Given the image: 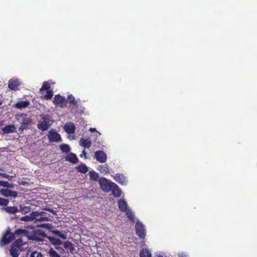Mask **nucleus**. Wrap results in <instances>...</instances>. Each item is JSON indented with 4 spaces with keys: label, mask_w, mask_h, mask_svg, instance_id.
<instances>
[{
    "label": "nucleus",
    "mask_w": 257,
    "mask_h": 257,
    "mask_svg": "<svg viewBox=\"0 0 257 257\" xmlns=\"http://www.w3.org/2000/svg\"><path fill=\"white\" fill-rule=\"evenodd\" d=\"M53 233L63 239H66L67 238L66 235L65 234L61 233V232L59 230H55L53 231Z\"/></svg>",
    "instance_id": "37"
},
{
    "label": "nucleus",
    "mask_w": 257,
    "mask_h": 257,
    "mask_svg": "<svg viewBox=\"0 0 257 257\" xmlns=\"http://www.w3.org/2000/svg\"><path fill=\"white\" fill-rule=\"evenodd\" d=\"M140 257H151L152 253L149 249H148L147 248H143L142 250H141L140 251Z\"/></svg>",
    "instance_id": "20"
},
{
    "label": "nucleus",
    "mask_w": 257,
    "mask_h": 257,
    "mask_svg": "<svg viewBox=\"0 0 257 257\" xmlns=\"http://www.w3.org/2000/svg\"><path fill=\"white\" fill-rule=\"evenodd\" d=\"M17 236H20L19 238H17V248L22 250L24 248L28 247L27 241H25L24 238L26 240L43 242L47 235L41 230L29 226L25 229H18Z\"/></svg>",
    "instance_id": "1"
},
{
    "label": "nucleus",
    "mask_w": 257,
    "mask_h": 257,
    "mask_svg": "<svg viewBox=\"0 0 257 257\" xmlns=\"http://www.w3.org/2000/svg\"><path fill=\"white\" fill-rule=\"evenodd\" d=\"M100 187L102 190L107 189L108 181L105 178H102L99 181Z\"/></svg>",
    "instance_id": "24"
},
{
    "label": "nucleus",
    "mask_w": 257,
    "mask_h": 257,
    "mask_svg": "<svg viewBox=\"0 0 257 257\" xmlns=\"http://www.w3.org/2000/svg\"><path fill=\"white\" fill-rule=\"evenodd\" d=\"M64 129L67 133L73 134L75 132V127L72 122H69L65 124Z\"/></svg>",
    "instance_id": "13"
},
{
    "label": "nucleus",
    "mask_w": 257,
    "mask_h": 257,
    "mask_svg": "<svg viewBox=\"0 0 257 257\" xmlns=\"http://www.w3.org/2000/svg\"><path fill=\"white\" fill-rule=\"evenodd\" d=\"M114 180L118 183L121 185L125 184V177L121 174H117L114 177Z\"/></svg>",
    "instance_id": "17"
},
{
    "label": "nucleus",
    "mask_w": 257,
    "mask_h": 257,
    "mask_svg": "<svg viewBox=\"0 0 257 257\" xmlns=\"http://www.w3.org/2000/svg\"><path fill=\"white\" fill-rule=\"evenodd\" d=\"M157 257H163L162 255H158Z\"/></svg>",
    "instance_id": "50"
},
{
    "label": "nucleus",
    "mask_w": 257,
    "mask_h": 257,
    "mask_svg": "<svg viewBox=\"0 0 257 257\" xmlns=\"http://www.w3.org/2000/svg\"><path fill=\"white\" fill-rule=\"evenodd\" d=\"M50 84L48 83V82L44 81L40 90L41 91L43 90H50Z\"/></svg>",
    "instance_id": "30"
},
{
    "label": "nucleus",
    "mask_w": 257,
    "mask_h": 257,
    "mask_svg": "<svg viewBox=\"0 0 257 257\" xmlns=\"http://www.w3.org/2000/svg\"><path fill=\"white\" fill-rule=\"evenodd\" d=\"M89 131L90 132H96V130L95 128H92V127L90 128L89 129Z\"/></svg>",
    "instance_id": "42"
},
{
    "label": "nucleus",
    "mask_w": 257,
    "mask_h": 257,
    "mask_svg": "<svg viewBox=\"0 0 257 257\" xmlns=\"http://www.w3.org/2000/svg\"><path fill=\"white\" fill-rule=\"evenodd\" d=\"M17 219H19L21 221H32L31 214L30 213L29 215H25L23 217H19V216H17Z\"/></svg>",
    "instance_id": "33"
},
{
    "label": "nucleus",
    "mask_w": 257,
    "mask_h": 257,
    "mask_svg": "<svg viewBox=\"0 0 257 257\" xmlns=\"http://www.w3.org/2000/svg\"><path fill=\"white\" fill-rule=\"evenodd\" d=\"M46 213L43 211H33L31 212V215L32 221L35 220L36 221H38L39 222L42 221H47L49 220V218L48 217L43 216Z\"/></svg>",
    "instance_id": "3"
},
{
    "label": "nucleus",
    "mask_w": 257,
    "mask_h": 257,
    "mask_svg": "<svg viewBox=\"0 0 257 257\" xmlns=\"http://www.w3.org/2000/svg\"><path fill=\"white\" fill-rule=\"evenodd\" d=\"M21 83L20 82H19L18 81H17V90L18 89V87L20 86L21 85Z\"/></svg>",
    "instance_id": "44"
},
{
    "label": "nucleus",
    "mask_w": 257,
    "mask_h": 257,
    "mask_svg": "<svg viewBox=\"0 0 257 257\" xmlns=\"http://www.w3.org/2000/svg\"><path fill=\"white\" fill-rule=\"evenodd\" d=\"M118 193L117 194H116V196H117V197L119 196L120 195V194H121V192H120V190H118Z\"/></svg>",
    "instance_id": "45"
},
{
    "label": "nucleus",
    "mask_w": 257,
    "mask_h": 257,
    "mask_svg": "<svg viewBox=\"0 0 257 257\" xmlns=\"http://www.w3.org/2000/svg\"><path fill=\"white\" fill-rule=\"evenodd\" d=\"M82 154L84 155L85 157H86L87 154L84 150L82 151Z\"/></svg>",
    "instance_id": "46"
},
{
    "label": "nucleus",
    "mask_w": 257,
    "mask_h": 257,
    "mask_svg": "<svg viewBox=\"0 0 257 257\" xmlns=\"http://www.w3.org/2000/svg\"><path fill=\"white\" fill-rule=\"evenodd\" d=\"M8 87L14 91L16 90V80L13 79L10 80L8 84Z\"/></svg>",
    "instance_id": "28"
},
{
    "label": "nucleus",
    "mask_w": 257,
    "mask_h": 257,
    "mask_svg": "<svg viewBox=\"0 0 257 257\" xmlns=\"http://www.w3.org/2000/svg\"><path fill=\"white\" fill-rule=\"evenodd\" d=\"M78 171L82 173H86L88 171V168L84 164H82L76 167Z\"/></svg>",
    "instance_id": "25"
},
{
    "label": "nucleus",
    "mask_w": 257,
    "mask_h": 257,
    "mask_svg": "<svg viewBox=\"0 0 257 257\" xmlns=\"http://www.w3.org/2000/svg\"><path fill=\"white\" fill-rule=\"evenodd\" d=\"M25 117L23 118L21 122V125L19 128L20 131H23L28 127L29 125L31 123L32 120L30 118L28 117L26 114L24 115Z\"/></svg>",
    "instance_id": "9"
},
{
    "label": "nucleus",
    "mask_w": 257,
    "mask_h": 257,
    "mask_svg": "<svg viewBox=\"0 0 257 257\" xmlns=\"http://www.w3.org/2000/svg\"><path fill=\"white\" fill-rule=\"evenodd\" d=\"M10 253L12 257H16V240H15L11 246Z\"/></svg>",
    "instance_id": "21"
},
{
    "label": "nucleus",
    "mask_w": 257,
    "mask_h": 257,
    "mask_svg": "<svg viewBox=\"0 0 257 257\" xmlns=\"http://www.w3.org/2000/svg\"><path fill=\"white\" fill-rule=\"evenodd\" d=\"M137 235L141 238H144L146 236L144 225L140 221H137L135 225Z\"/></svg>",
    "instance_id": "5"
},
{
    "label": "nucleus",
    "mask_w": 257,
    "mask_h": 257,
    "mask_svg": "<svg viewBox=\"0 0 257 257\" xmlns=\"http://www.w3.org/2000/svg\"><path fill=\"white\" fill-rule=\"evenodd\" d=\"M79 145L84 148L88 149L91 146V141L88 139L81 138L79 141Z\"/></svg>",
    "instance_id": "11"
},
{
    "label": "nucleus",
    "mask_w": 257,
    "mask_h": 257,
    "mask_svg": "<svg viewBox=\"0 0 257 257\" xmlns=\"http://www.w3.org/2000/svg\"><path fill=\"white\" fill-rule=\"evenodd\" d=\"M16 105H17V104H15V105H14V106H16Z\"/></svg>",
    "instance_id": "51"
},
{
    "label": "nucleus",
    "mask_w": 257,
    "mask_h": 257,
    "mask_svg": "<svg viewBox=\"0 0 257 257\" xmlns=\"http://www.w3.org/2000/svg\"><path fill=\"white\" fill-rule=\"evenodd\" d=\"M67 102H68L69 104L73 106H76L77 105V102L75 100V97L73 96L72 94H69L67 96V98L66 99Z\"/></svg>",
    "instance_id": "19"
},
{
    "label": "nucleus",
    "mask_w": 257,
    "mask_h": 257,
    "mask_svg": "<svg viewBox=\"0 0 257 257\" xmlns=\"http://www.w3.org/2000/svg\"><path fill=\"white\" fill-rule=\"evenodd\" d=\"M42 119H43V121L38 123L37 126L39 130L42 131H45L49 128L50 124L49 122L47 121L48 118H47V116H44L42 117Z\"/></svg>",
    "instance_id": "8"
},
{
    "label": "nucleus",
    "mask_w": 257,
    "mask_h": 257,
    "mask_svg": "<svg viewBox=\"0 0 257 257\" xmlns=\"http://www.w3.org/2000/svg\"><path fill=\"white\" fill-rule=\"evenodd\" d=\"M9 200L6 199L0 198V205L1 206H7L9 203Z\"/></svg>",
    "instance_id": "39"
},
{
    "label": "nucleus",
    "mask_w": 257,
    "mask_h": 257,
    "mask_svg": "<svg viewBox=\"0 0 257 257\" xmlns=\"http://www.w3.org/2000/svg\"><path fill=\"white\" fill-rule=\"evenodd\" d=\"M94 157L96 160L100 163H103L107 160L106 154L103 151H97L94 153Z\"/></svg>",
    "instance_id": "7"
},
{
    "label": "nucleus",
    "mask_w": 257,
    "mask_h": 257,
    "mask_svg": "<svg viewBox=\"0 0 257 257\" xmlns=\"http://www.w3.org/2000/svg\"><path fill=\"white\" fill-rule=\"evenodd\" d=\"M53 95V92L52 90H47V94L44 96V98L45 99L48 100L52 98Z\"/></svg>",
    "instance_id": "36"
},
{
    "label": "nucleus",
    "mask_w": 257,
    "mask_h": 257,
    "mask_svg": "<svg viewBox=\"0 0 257 257\" xmlns=\"http://www.w3.org/2000/svg\"><path fill=\"white\" fill-rule=\"evenodd\" d=\"M55 248H56V249H57V250L61 249H62V250H64V249H63V248H61V247H59V246H55Z\"/></svg>",
    "instance_id": "43"
},
{
    "label": "nucleus",
    "mask_w": 257,
    "mask_h": 257,
    "mask_svg": "<svg viewBox=\"0 0 257 257\" xmlns=\"http://www.w3.org/2000/svg\"><path fill=\"white\" fill-rule=\"evenodd\" d=\"M48 253L50 257H61L57 252L51 248L48 251Z\"/></svg>",
    "instance_id": "32"
},
{
    "label": "nucleus",
    "mask_w": 257,
    "mask_h": 257,
    "mask_svg": "<svg viewBox=\"0 0 257 257\" xmlns=\"http://www.w3.org/2000/svg\"><path fill=\"white\" fill-rule=\"evenodd\" d=\"M178 257H188V255L185 252H181L178 253Z\"/></svg>",
    "instance_id": "41"
},
{
    "label": "nucleus",
    "mask_w": 257,
    "mask_h": 257,
    "mask_svg": "<svg viewBox=\"0 0 257 257\" xmlns=\"http://www.w3.org/2000/svg\"><path fill=\"white\" fill-rule=\"evenodd\" d=\"M46 238L48 239L50 243L53 245H59L62 244V241L59 239L48 236Z\"/></svg>",
    "instance_id": "16"
},
{
    "label": "nucleus",
    "mask_w": 257,
    "mask_h": 257,
    "mask_svg": "<svg viewBox=\"0 0 257 257\" xmlns=\"http://www.w3.org/2000/svg\"><path fill=\"white\" fill-rule=\"evenodd\" d=\"M113 184H114L117 188L118 187L117 185H116L115 184L113 183Z\"/></svg>",
    "instance_id": "49"
},
{
    "label": "nucleus",
    "mask_w": 257,
    "mask_h": 257,
    "mask_svg": "<svg viewBox=\"0 0 257 257\" xmlns=\"http://www.w3.org/2000/svg\"><path fill=\"white\" fill-rule=\"evenodd\" d=\"M125 212V214L127 216V217L133 222L135 221V216L133 213V212L132 211V210L130 209H127L126 211H124Z\"/></svg>",
    "instance_id": "26"
},
{
    "label": "nucleus",
    "mask_w": 257,
    "mask_h": 257,
    "mask_svg": "<svg viewBox=\"0 0 257 257\" xmlns=\"http://www.w3.org/2000/svg\"><path fill=\"white\" fill-rule=\"evenodd\" d=\"M0 186L10 188L13 187V185L7 181H0Z\"/></svg>",
    "instance_id": "35"
},
{
    "label": "nucleus",
    "mask_w": 257,
    "mask_h": 257,
    "mask_svg": "<svg viewBox=\"0 0 257 257\" xmlns=\"http://www.w3.org/2000/svg\"><path fill=\"white\" fill-rule=\"evenodd\" d=\"M30 104L28 100H22L17 102V108H22L28 107Z\"/></svg>",
    "instance_id": "22"
},
{
    "label": "nucleus",
    "mask_w": 257,
    "mask_h": 257,
    "mask_svg": "<svg viewBox=\"0 0 257 257\" xmlns=\"http://www.w3.org/2000/svg\"><path fill=\"white\" fill-rule=\"evenodd\" d=\"M99 170L101 173H108L109 172V166L107 165L99 166Z\"/></svg>",
    "instance_id": "27"
},
{
    "label": "nucleus",
    "mask_w": 257,
    "mask_h": 257,
    "mask_svg": "<svg viewBox=\"0 0 257 257\" xmlns=\"http://www.w3.org/2000/svg\"><path fill=\"white\" fill-rule=\"evenodd\" d=\"M63 246L65 249H69L71 253H72L75 249L73 244L69 241L64 242Z\"/></svg>",
    "instance_id": "18"
},
{
    "label": "nucleus",
    "mask_w": 257,
    "mask_h": 257,
    "mask_svg": "<svg viewBox=\"0 0 257 257\" xmlns=\"http://www.w3.org/2000/svg\"><path fill=\"white\" fill-rule=\"evenodd\" d=\"M89 175L90 180H93L94 181L97 180L99 177L98 174L94 171H90Z\"/></svg>",
    "instance_id": "29"
},
{
    "label": "nucleus",
    "mask_w": 257,
    "mask_h": 257,
    "mask_svg": "<svg viewBox=\"0 0 257 257\" xmlns=\"http://www.w3.org/2000/svg\"><path fill=\"white\" fill-rule=\"evenodd\" d=\"M48 138L50 142H59L62 140L60 135L53 130L49 131Z\"/></svg>",
    "instance_id": "6"
},
{
    "label": "nucleus",
    "mask_w": 257,
    "mask_h": 257,
    "mask_svg": "<svg viewBox=\"0 0 257 257\" xmlns=\"http://www.w3.org/2000/svg\"><path fill=\"white\" fill-rule=\"evenodd\" d=\"M16 230L13 232L10 227H8L5 233H3L2 238L0 239V247L7 245L13 241L16 238Z\"/></svg>",
    "instance_id": "2"
},
{
    "label": "nucleus",
    "mask_w": 257,
    "mask_h": 257,
    "mask_svg": "<svg viewBox=\"0 0 257 257\" xmlns=\"http://www.w3.org/2000/svg\"><path fill=\"white\" fill-rule=\"evenodd\" d=\"M3 124V122L1 121L0 122V126L2 125Z\"/></svg>",
    "instance_id": "48"
},
{
    "label": "nucleus",
    "mask_w": 257,
    "mask_h": 257,
    "mask_svg": "<svg viewBox=\"0 0 257 257\" xmlns=\"http://www.w3.org/2000/svg\"><path fill=\"white\" fill-rule=\"evenodd\" d=\"M60 150L62 152L68 153L70 151V148L68 145L62 144L60 145Z\"/></svg>",
    "instance_id": "31"
},
{
    "label": "nucleus",
    "mask_w": 257,
    "mask_h": 257,
    "mask_svg": "<svg viewBox=\"0 0 257 257\" xmlns=\"http://www.w3.org/2000/svg\"><path fill=\"white\" fill-rule=\"evenodd\" d=\"M6 211L9 213L15 214L16 213V207H8L4 208Z\"/></svg>",
    "instance_id": "34"
},
{
    "label": "nucleus",
    "mask_w": 257,
    "mask_h": 257,
    "mask_svg": "<svg viewBox=\"0 0 257 257\" xmlns=\"http://www.w3.org/2000/svg\"><path fill=\"white\" fill-rule=\"evenodd\" d=\"M0 176L3 178H7L9 180H10V178L12 177V176H10V175L6 173H1L0 174Z\"/></svg>",
    "instance_id": "40"
},
{
    "label": "nucleus",
    "mask_w": 257,
    "mask_h": 257,
    "mask_svg": "<svg viewBox=\"0 0 257 257\" xmlns=\"http://www.w3.org/2000/svg\"><path fill=\"white\" fill-rule=\"evenodd\" d=\"M30 257H43V255L41 252L34 251L31 253Z\"/></svg>",
    "instance_id": "38"
},
{
    "label": "nucleus",
    "mask_w": 257,
    "mask_h": 257,
    "mask_svg": "<svg viewBox=\"0 0 257 257\" xmlns=\"http://www.w3.org/2000/svg\"><path fill=\"white\" fill-rule=\"evenodd\" d=\"M18 211L26 214L31 211V207L30 206H23L22 205H20L19 206V210L17 208V212Z\"/></svg>",
    "instance_id": "23"
},
{
    "label": "nucleus",
    "mask_w": 257,
    "mask_h": 257,
    "mask_svg": "<svg viewBox=\"0 0 257 257\" xmlns=\"http://www.w3.org/2000/svg\"><path fill=\"white\" fill-rule=\"evenodd\" d=\"M3 104V101L0 100V106Z\"/></svg>",
    "instance_id": "47"
},
{
    "label": "nucleus",
    "mask_w": 257,
    "mask_h": 257,
    "mask_svg": "<svg viewBox=\"0 0 257 257\" xmlns=\"http://www.w3.org/2000/svg\"><path fill=\"white\" fill-rule=\"evenodd\" d=\"M53 103L56 105H59L61 107H65L67 106V101L64 96L60 94L55 95L54 97Z\"/></svg>",
    "instance_id": "4"
},
{
    "label": "nucleus",
    "mask_w": 257,
    "mask_h": 257,
    "mask_svg": "<svg viewBox=\"0 0 257 257\" xmlns=\"http://www.w3.org/2000/svg\"><path fill=\"white\" fill-rule=\"evenodd\" d=\"M0 194L6 197H16V192L12 191L8 189H1L0 190Z\"/></svg>",
    "instance_id": "10"
},
{
    "label": "nucleus",
    "mask_w": 257,
    "mask_h": 257,
    "mask_svg": "<svg viewBox=\"0 0 257 257\" xmlns=\"http://www.w3.org/2000/svg\"><path fill=\"white\" fill-rule=\"evenodd\" d=\"M66 160L73 164H76L78 162V159L75 154L70 153L66 158Z\"/></svg>",
    "instance_id": "15"
},
{
    "label": "nucleus",
    "mask_w": 257,
    "mask_h": 257,
    "mask_svg": "<svg viewBox=\"0 0 257 257\" xmlns=\"http://www.w3.org/2000/svg\"><path fill=\"white\" fill-rule=\"evenodd\" d=\"M15 130L16 126L14 124L6 125L2 129L3 134H7L13 133L15 132Z\"/></svg>",
    "instance_id": "12"
},
{
    "label": "nucleus",
    "mask_w": 257,
    "mask_h": 257,
    "mask_svg": "<svg viewBox=\"0 0 257 257\" xmlns=\"http://www.w3.org/2000/svg\"><path fill=\"white\" fill-rule=\"evenodd\" d=\"M118 208L122 212L126 211L128 209L127 202L123 199H119L118 201Z\"/></svg>",
    "instance_id": "14"
}]
</instances>
